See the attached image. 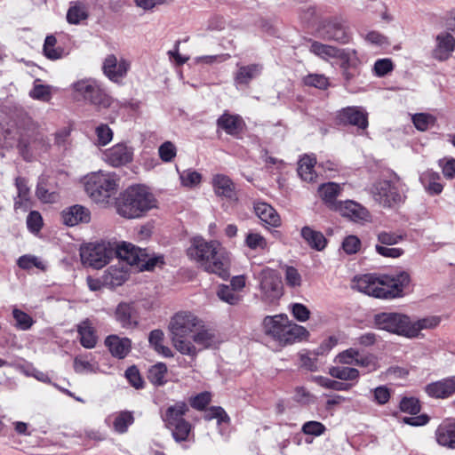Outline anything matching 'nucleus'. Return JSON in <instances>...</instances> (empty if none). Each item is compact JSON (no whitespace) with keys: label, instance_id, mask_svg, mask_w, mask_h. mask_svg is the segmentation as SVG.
Instances as JSON below:
<instances>
[{"label":"nucleus","instance_id":"f257e3e1","mask_svg":"<svg viewBox=\"0 0 455 455\" xmlns=\"http://www.w3.org/2000/svg\"><path fill=\"white\" fill-rule=\"evenodd\" d=\"M409 283L410 275L406 272L379 276L363 275L354 278L353 288L375 298L390 299L402 296Z\"/></svg>","mask_w":455,"mask_h":455},{"label":"nucleus","instance_id":"f03ea898","mask_svg":"<svg viewBox=\"0 0 455 455\" xmlns=\"http://www.w3.org/2000/svg\"><path fill=\"white\" fill-rule=\"evenodd\" d=\"M187 254L205 272L217 275L224 280L228 277V262L220 252V244L218 242L195 237L191 240Z\"/></svg>","mask_w":455,"mask_h":455},{"label":"nucleus","instance_id":"7ed1b4c3","mask_svg":"<svg viewBox=\"0 0 455 455\" xmlns=\"http://www.w3.org/2000/svg\"><path fill=\"white\" fill-rule=\"evenodd\" d=\"M202 326V320L190 311H180L170 321L169 330L174 347L182 355L196 356L197 349L188 339L196 328Z\"/></svg>","mask_w":455,"mask_h":455},{"label":"nucleus","instance_id":"20e7f679","mask_svg":"<svg viewBox=\"0 0 455 455\" xmlns=\"http://www.w3.org/2000/svg\"><path fill=\"white\" fill-rule=\"evenodd\" d=\"M155 207H156V200L147 188L132 186L121 196L116 204V212L125 219H137Z\"/></svg>","mask_w":455,"mask_h":455},{"label":"nucleus","instance_id":"39448f33","mask_svg":"<svg viewBox=\"0 0 455 455\" xmlns=\"http://www.w3.org/2000/svg\"><path fill=\"white\" fill-rule=\"evenodd\" d=\"M263 331L281 345L292 344L308 336L303 326L290 321L286 315H267L262 322Z\"/></svg>","mask_w":455,"mask_h":455},{"label":"nucleus","instance_id":"423d86ee","mask_svg":"<svg viewBox=\"0 0 455 455\" xmlns=\"http://www.w3.org/2000/svg\"><path fill=\"white\" fill-rule=\"evenodd\" d=\"M188 411V405L185 402H177L168 406L161 414L166 427L178 443L194 440V427L184 418Z\"/></svg>","mask_w":455,"mask_h":455},{"label":"nucleus","instance_id":"0eeeda50","mask_svg":"<svg viewBox=\"0 0 455 455\" xmlns=\"http://www.w3.org/2000/svg\"><path fill=\"white\" fill-rule=\"evenodd\" d=\"M118 182L114 172H94L85 178L84 189L92 201L104 204L116 193Z\"/></svg>","mask_w":455,"mask_h":455},{"label":"nucleus","instance_id":"6e6552de","mask_svg":"<svg viewBox=\"0 0 455 455\" xmlns=\"http://www.w3.org/2000/svg\"><path fill=\"white\" fill-rule=\"evenodd\" d=\"M115 253L118 259L124 260L128 267H133L140 271L151 270L158 263H163L162 257L150 258L145 250L125 242L115 248Z\"/></svg>","mask_w":455,"mask_h":455},{"label":"nucleus","instance_id":"1a4fd4ad","mask_svg":"<svg viewBox=\"0 0 455 455\" xmlns=\"http://www.w3.org/2000/svg\"><path fill=\"white\" fill-rule=\"evenodd\" d=\"M403 183L395 173L376 182L371 189L374 199L385 207H392L403 201Z\"/></svg>","mask_w":455,"mask_h":455},{"label":"nucleus","instance_id":"9d476101","mask_svg":"<svg viewBox=\"0 0 455 455\" xmlns=\"http://www.w3.org/2000/svg\"><path fill=\"white\" fill-rule=\"evenodd\" d=\"M259 280L261 300L268 305L275 304L283 293L281 276L277 271L265 267L260 271Z\"/></svg>","mask_w":455,"mask_h":455},{"label":"nucleus","instance_id":"9b49d317","mask_svg":"<svg viewBox=\"0 0 455 455\" xmlns=\"http://www.w3.org/2000/svg\"><path fill=\"white\" fill-rule=\"evenodd\" d=\"M115 253V247L108 242L89 243L81 249L83 262L93 268L103 267Z\"/></svg>","mask_w":455,"mask_h":455},{"label":"nucleus","instance_id":"f8f14e48","mask_svg":"<svg viewBox=\"0 0 455 455\" xmlns=\"http://www.w3.org/2000/svg\"><path fill=\"white\" fill-rule=\"evenodd\" d=\"M411 318L401 313L384 312L375 315L374 323L380 330L409 338Z\"/></svg>","mask_w":455,"mask_h":455},{"label":"nucleus","instance_id":"ddd939ff","mask_svg":"<svg viewBox=\"0 0 455 455\" xmlns=\"http://www.w3.org/2000/svg\"><path fill=\"white\" fill-rule=\"evenodd\" d=\"M318 32L323 39L335 41L342 44L349 43L351 38L347 28L338 18L324 20Z\"/></svg>","mask_w":455,"mask_h":455},{"label":"nucleus","instance_id":"4468645a","mask_svg":"<svg viewBox=\"0 0 455 455\" xmlns=\"http://www.w3.org/2000/svg\"><path fill=\"white\" fill-rule=\"evenodd\" d=\"M133 148L126 143H117L103 153L104 161L112 167L124 166L133 160Z\"/></svg>","mask_w":455,"mask_h":455},{"label":"nucleus","instance_id":"2eb2a0df","mask_svg":"<svg viewBox=\"0 0 455 455\" xmlns=\"http://www.w3.org/2000/svg\"><path fill=\"white\" fill-rule=\"evenodd\" d=\"M455 51V37L447 31H442L435 36V44L431 57L439 61L448 60Z\"/></svg>","mask_w":455,"mask_h":455},{"label":"nucleus","instance_id":"dca6fc26","mask_svg":"<svg viewBox=\"0 0 455 455\" xmlns=\"http://www.w3.org/2000/svg\"><path fill=\"white\" fill-rule=\"evenodd\" d=\"M337 119L339 124L356 126L365 130L368 127V114L361 107H347L338 112Z\"/></svg>","mask_w":455,"mask_h":455},{"label":"nucleus","instance_id":"f3484780","mask_svg":"<svg viewBox=\"0 0 455 455\" xmlns=\"http://www.w3.org/2000/svg\"><path fill=\"white\" fill-rule=\"evenodd\" d=\"M336 59L339 60V66L347 81L353 79L358 74L361 61L355 50L339 49Z\"/></svg>","mask_w":455,"mask_h":455},{"label":"nucleus","instance_id":"a211bd4d","mask_svg":"<svg viewBox=\"0 0 455 455\" xmlns=\"http://www.w3.org/2000/svg\"><path fill=\"white\" fill-rule=\"evenodd\" d=\"M130 63L124 59L117 60L114 54L108 55L103 62L102 69L106 76L113 82H119L127 74Z\"/></svg>","mask_w":455,"mask_h":455},{"label":"nucleus","instance_id":"6ab92c4d","mask_svg":"<svg viewBox=\"0 0 455 455\" xmlns=\"http://www.w3.org/2000/svg\"><path fill=\"white\" fill-rule=\"evenodd\" d=\"M129 276V267L124 260L117 259L116 264L111 265L103 275L104 286L116 287L122 285Z\"/></svg>","mask_w":455,"mask_h":455},{"label":"nucleus","instance_id":"aec40b11","mask_svg":"<svg viewBox=\"0 0 455 455\" xmlns=\"http://www.w3.org/2000/svg\"><path fill=\"white\" fill-rule=\"evenodd\" d=\"M212 185L217 196L229 201L237 200L235 185L228 176L220 173L213 175Z\"/></svg>","mask_w":455,"mask_h":455},{"label":"nucleus","instance_id":"412c9836","mask_svg":"<svg viewBox=\"0 0 455 455\" xmlns=\"http://www.w3.org/2000/svg\"><path fill=\"white\" fill-rule=\"evenodd\" d=\"M190 338V340L197 349V353L204 349L211 348L218 343V337L214 330L206 327L203 321L202 326L196 328Z\"/></svg>","mask_w":455,"mask_h":455},{"label":"nucleus","instance_id":"4be33fe9","mask_svg":"<svg viewBox=\"0 0 455 455\" xmlns=\"http://www.w3.org/2000/svg\"><path fill=\"white\" fill-rule=\"evenodd\" d=\"M334 211L355 222L367 220L369 218V212L358 203L351 200L339 201Z\"/></svg>","mask_w":455,"mask_h":455},{"label":"nucleus","instance_id":"5701e85b","mask_svg":"<svg viewBox=\"0 0 455 455\" xmlns=\"http://www.w3.org/2000/svg\"><path fill=\"white\" fill-rule=\"evenodd\" d=\"M435 435L439 445L455 449V419H444L437 427Z\"/></svg>","mask_w":455,"mask_h":455},{"label":"nucleus","instance_id":"b1692460","mask_svg":"<svg viewBox=\"0 0 455 455\" xmlns=\"http://www.w3.org/2000/svg\"><path fill=\"white\" fill-rule=\"evenodd\" d=\"M237 71L234 76L236 87L247 86L253 79L260 76L263 69L262 65L258 63L249 65L237 64Z\"/></svg>","mask_w":455,"mask_h":455},{"label":"nucleus","instance_id":"393cba45","mask_svg":"<svg viewBox=\"0 0 455 455\" xmlns=\"http://www.w3.org/2000/svg\"><path fill=\"white\" fill-rule=\"evenodd\" d=\"M105 345L111 355L118 359L126 357L132 348V341L130 339L114 334L106 338Z\"/></svg>","mask_w":455,"mask_h":455},{"label":"nucleus","instance_id":"a878e982","mask_svg":"<svg viewBox=\"0 0 455 455\" xmlns=\"http://www.w3.org/2000/svg\"><path fill=\"white\" fill-rule=\"evenodd\" d=\"M64 224L76 226L79 223H88L91 220L90 211L82 205H73L61 213Z\"/></svg>","mask_w":455,"mask_h":455},{"label":"nucleus","instance_id":"bb28decb","mask_svg":"<svg viewBox=\"0 0 455 455\" xmlns=\"http://www.w3.org/2000/svg\"><path fill=\"white\" fill-rule=\"evenodd\" d=\"M426 392L435 398H447L455 393V379H444L430 383L426 387Z\"/></svg>","mask_w":455,"mask_h":455},{"label":"nucleus","instance_id":"cd10ccee","mask_svg":"<svg viewBox=\"0 0 455 455\" xmlns=\"http://www.w3.org/2000/svg\"><path fill=\"white\" fill-rule=\"evenodd\" d=\"M115 316L123 328L132 329L138 325L136 312L132 304L120 303L116 309Z\"/></svg>","mask_w":455,"mask_h":455},{"label":"nucleus","instance_id":"c85d7f7f","mask_svg":"<svg viewBox=\"0 0 455 455\" xmlns=\"http://www.w3.org/2000/svg\"><path fill=\"white\" fill-rule=\"evenodd\" d=\"M255 214L262 222L271 227L277 228L281 225V218L277 212L268 204L258 202L253 206Z\"/></svg>","mask_w":455,"mask_h":455},{"label":"nucleus","instance_id":"c756f323","mask_svg":"<svg viewBox=\"0 0 455 455\" xmlns=\"http://www.w3.org/2000/svg\"><path fill=\"white\" fill-rule=\"evenodd\" d=\"M441 323V317L437 315H428L417 321H410L409 339L419 337L423 330L435 329Z\"/></svg>","mask_w":455,"mask_h":455},{"label":"nucleus","instance_id":"7c9ffc66","mask_svg":"<svg viewBox=\"0 0 455 455\" xmlns=\"http://www.w3.org/2000/svg\"><path fill=\"white\" fill-rule=\"evenodd\" d=\"M218 126L223 129L228 134L237 135L243 128L244 122L238 115L224 113L217 121Z\"/></svg>","mask_w":455,"mask_h":455},{"label":"nucleus","instance_id":"2f4dec72","mask_svg":"<svg viewBox=\"0 0 455 455\" xmlns=\"http://www.w3.org/2000/svg\"><path fill=\"white\" fill-rule=\"evenodd\" d=\"M419 180L425 190L431 196L439 195L443 186L441 182V176L438 172L432 170H427L419 176Z\"/></svg>","mask_w":455,"mask_h":455},{"label":"nucleus","instance_id":"473e14b6","mask_svg":"<svg viewBox=\"0 0 455 455\" xmlns=\"http://www.w3.org/2000/svg\"><path fill=\"white\" fill-rule=\"evenodd\" d=\"M81 345L85 348H93L98 341L95 329L90 320L86 319L77 325Z\"/></svg>","mask_w":455,"mask_h":455},{"label":"nucleus","instance_id":"72a5a7b5","mask_svg":"<svg viewBox=\"0 0 455 455\" xmlns=\"http://www.w3.org/2000/svg\"><path fill=\"white\" fill-rule=\"evenodd\" d=\"M15 186L17 197L14 201V208L26 211L30 207V189L28 186V180L23 177H18L15 180Z\"/></svg>","mask_w":455,"mask_h":455},{"label":"nucleus","instance_id":"f704fd0d","mask_svg":"<svg viewBox=\"0 0 455 455\" xmlns=\"http://www.w3.org/2000/svg\"><path fill=\"white\" fill-rule=\"evenodd\" d=\"M341 191V186L338 183L328 182L319 188V195L325 204L331 210H335L339 202L337 197Z\"/></svg>","mask_w":455,"mask_h":455},{"label":"nucleus","instance_id":"c9c22d12","mask_svg":"<svg viewBox=\"0 0 455 455\" xmlns=\"http://www.w3.org/2000/svg\"><path fill=\"white\" fill-rule=\"evenodd\" d=\"M88 7L80 1H73L69 4L67 12V21L72 25H79L88 19Z\"/></svg>","mask_w":455,"mask_h":455},{"label":"nucleus","instance_id":"e433bc0d","mask_svg":"<svg viewBox=\"0 0 455 455\" xmlns=\"http://www.w3.org/2000/svg\"><path fill=\"white\" fill-rule=\"evenodd\" d=\"M316 159L313 156L305 155L299 161L298 173L300 178L307 182H314L316 179L315 166Z\"/></svg>","mask_w":455,"mask_h":455},{"label":"nucleus","instance_id":"4c0bfd02","mask_svg":"<svg viewBox=\"0 0 455 455\" xmlns=\"http://www.w3.org/2000/svg\"><path fill=\"white\" fill-rule=\"evenodd\" d=\"M50 144L44 137L35 139L29 145H24L20 151L27 161H31L35 156L41 155L49 150Z\"/></svg>","mask_w":455,"mask_h":455},{"label":"nucleus","instance_id":"58836bf2","mask_svg":"<svg viewBox=\"0 0 455 455\" xmlns=\"http://www.w3.org/2000/svg\"><path fill=\"white\" fill-rule=\"evenodd\" d=\"M164 339V331L156 329L150 331L148 341L155 351L164 357H172L173 355L170 347L163 344Z\"/></svg>","mask_w":455,"mask_h":455},{"label":"nucleus","instance_id":"ea45409f","mask_svg":"<svg viewBox=\"0 0 455 455\" xmlns=\"http://www.w3.org/2000/svg\"><path fill=\"white\" fill-rule=\"evenodd\" d=\"M56 44L57 39L54 36L50 35L46 36L43 52L44 56L51 60H60L66 55L64 49L62 47L56 46Z\"/></svg>","mask_w":455,"mask_h":455},{"label":"nucleus","instance_id":"a19ab883","mask_svg":"<svg viewBox=\"0 0 455 455\" xmlns=\"http://www.w3.org/2000/svg\"><path fill=\"white\" fill-rule=\"evenodd\" d=\"M301 235L312 248L317 251L323 250L326 245L323 235L309 227H304L301 229Z\"/></svg>","mask_w":455,"mask_h":455},{"label":"nucleus","instance_id":"79ce46f5","mask_svg":"<svg viewBox=\"0 0 455 455\" xmlns=\"http://www.w3.org/2000/svg\"><path fill=\"white\" fill-rule=\"evenodd\" d=\"M309 51L322 60L328 61L331 59H336L339 48L313 41L309 46Z\"/></svg>","mask_w":455,"mask_h":455},{"label":"nucleus","instance_id":"37998d69","mask_svg":"<svg viewBox=\"0 0 455 455\" xmlns=\"http://www.w3.org/2000/svg\"><path fill=\"white\" fill-rule=\"evenodd\" d=\"M53 87L49 84H41L40 79H36L29 96L36 100L49 102L52 97Z\"/></svg>","mask_w":455,"mask_h":455},{"label":"nucleus","instance_id":"c03bdc74","mask_svg":"<svg viewBox=\"0 0 455 455\" xmlns=\"http://www.w3.org/2000/svg\"><path fill=\"white\" fill-rule=\"evenodd\" d=\"M99 84L92 79H84L73 84V89L84 100H88L91 99L93 92H97Z\"/></svg>","mask_w":455,"mask_h":455},{"label":"nucleus","instance_id":"a18cd8bd","mask_svg":"<svg viewBox=\"0 0 455 455\" xmlns=\"http://www.w3.org/2000/svg\"><path fill=\"white\" fill-rule=\"evenodd\" d=\"M134 418L131 411H120L114 415L113 428L119 434H124L133 424Z\"/></svg>","mask_w":455,"mask_h":455},{"label":"nucleus","instance_id":"49530a36","mask_svg":"<svg viewBox=\"0 0 455 455\" xmlns=\"http://www.w3.org/2000/svg\"><path fill=\"white\" fill-rule=\"evenodd\" d=\"M329 372L331 377L346 381L357 380L360 376L357 369L347 366H334L330 369Z\"/></svg>","mask_w":455,"mask_h":455},{"label":"nucleus","instance_id":"de8ad7c7","mask_svg":"<svg viewBox=\"0 0 455 455\" xmlns=\"http://www.w3.org/2000/svg\"><path fill=\"white\" fill-rule=\"evenodd\" d=\"M217 296L220 300L232 306L239 304L242 300V296L229 285L226 284H221L219 286Z\"/></svg>","mask_w":455,"mask_h":455},{"label":"nucleus","instance_id":"09e8293b","mask_svg":"<svg viewBox=\"0 0 455 455\" xmlns=\"http://www.w3.org/2000/svg\"><path fill=\"white\" fill-rule=\"evenodd\" d=\"M436 118L426 113H419L412 116V123L415 127L421 132H425L435 126Z\"/></svg>","mask_w":455,"mask_h":455},{"label":"nucleus","instance_id":"8fccbe9b","mask_svg":"<svg viewBox=\"0 0 455 455\" xmlns=\"http://www.w3.org/2000/svg\"><path fill=\"white\" fill-rule=\"evenodd\" d=\"M167 367L163 363L153 365L148 371V379L155 385L161 386L165 382Z\"/></svg>","mask_w":455,"mask_h":455},{"label":"nucleus","instance_id":"3c124183","mask_svg":"<svg viewBox=\"0 0 455 455\" xmlns=\"http://www.w3.org/2000/svg\"><path fill=\"white\" fill-rule=\"evenodd\" d=\"M97 92H93L89 102L98 107L99 108H110L113 103V99L108 95L99 85L97 87Z\"/></svg>","mask_w":455,"mask_h":455},{"label":"nucleus","instance_id":"603ef678","mask_svg":"<svg viewBox=\"0 0 455 455\" xmlns=\"http://www.w3.org/2000/svg\"><path fill=\"white\" fill-rule=\"evenodd\" d=\"M180 179L182 186L193 188L201 183L202 175L192 169H188L180 173Z\"/></svg>","mask_w":455,"mask_h":455},{"label":"nucleus","instance_id":"864d4df0","mask_svg":"<svg viewBox=\"0 0 455 455\" xmlns=\"http://www.w3.org/2000/svg\"><path fill=\"white\" fill-rule=\"evenodd\" d=\"M244 243L251 250H265L267 247V239L255 232H250L246 235Z\"/></svg>","mask_w":455,"mask_h":455},{"label":"nucleus","instance_id":"5fc2aeb1","mask_svg":"<svg viewBox=\"0 0 455 455\" xmlns=\"http://www.w3.org/2000/svg\"><path fill=\"white\" fill-rule=\"evenodd\" d=\"M355 365L365 368L368 372L375 371L379 368L378 359L372 354L361 355L359 353Z\"/></svg>","mask_w":455,"mask_h":455},{"label":"nucleus","instance_id":"6e6d98bb","mask_svg":"<svg viewBox=\"0 0 455 455\" xmlns=\"http://www.w3.org/2000/svg\"><path fill=\"white\" fill-rule=\"evenodd\" d=\"M158 155L163 162L169 163L175 158L177 148L172 141H165L159 147Z\"/></svg>","mask_w":455,"mask_h":455},{"label":"nucleus","instance_id":"4d7b16f0","mask_svg":"<svg viewBox=\"0 0 455 455\" xmlns=\"http://www.w3.org/2000/svg\"><path fill=\"white\" fill-rule=\"evenodd\" d=\"M315 379L320 386L338 391H347L352 387L351 384L339 382L324 377H317Z\"/></svg>","mask_w":455,"mask_h":455},{"label":"nucleus","instance_id":"13d9d810","mask_svg":"<svg viewBox=\"0 0 455 455\" xmlns=\"http://www.w3.org/2000/svg\"><path fill=\"white\" fill-rule=\"evenodd\" d=\"M301 431L307 435L319 436L324 434L326 427L319 421L311 420L303 424Z\"/></svg>","mask_w":455,"mask_h":455},{"label":"nucleus","instance_id":"bf43d9fd","mask_svg":"<svg viewBox=\"0 0 455 455\" xmlns=\"http://www.w3.org/2000/svg\"><path fill=\"white\" fill-rule=\"evenodd\" d=\"M303 82L307 86L318 89H326L329 85L328 78L319 74H310L304 77Z\"/></svg>","mask_w":455,"mask_h":455},{"label":"nucleus","instance_id":"052dcab7","mask_svg":"<svg viewBox=\"0 0 455 455\" xmlns=\"http://www.w3.org/2000/svg\"><path fill=\"white\" fill-rule=\"evenodd\" d=\"M204 419L206 420H212L213 419H216L219 424L228 423L230 420L228 415L224 411V409L219 406L211 407L204 414Z\"/></svg>","mask_w":455,"mask_h":455},{"label":"nucleus","instance_id":"680f3d73","mask_svg":"<svg viewBox=\"0 0 455 455\" xmlns=\"http://www.w3.org/2000/svg\"><path fill=\"white\" fill-rule=\"evenodd\" d=\"M12 315L17 323V326L21 330H28L33 325L34 321L32 317L20 309H13Z\"/></svg>","mask_w":455,"mask_h":455},{"label":"nucleus","instance_id":"e2e57ef3","mask_svg":"<svg viewBox=\"0 0 455 455\" xmlns=\"http://www.w3.org/2000/svg\"><path fill=\"white\" fill-rule=\"evenodd\" d=\"M36 195L37 198L43 203H53L57 200V194L54 192H49L46 185L43 180H40L37 184Z\"/></svg>","mask_w":455,"mask_h":455},{"label":"nucleus","instance_id":"0e129e2a","mask_svg":"<svg viewBox=\"0 0 455 455\" xmlns=\"http://www.w3.org/2000/svg\"><path fill=\"white\" fill-rule=\"evenodd\" d=\"M18 266L22 269H31L36 267L39 269H44V263L38 258L31 255H23L18 259Z\"/></svg>","mask_w":455,"mask_h":455},{"label":"nucleus","instance_id":"69168bd1","mask_svg":"<svg viewBox=\"0 0 455 455\" xmlns=\"http://www.w3.org/2000/svg\"><path fill=\"white\" fill-rule=\"evenodd\" d=\"M212 400V395L209 392H202L189 399L190 405L198 410L203 411Z\"/></svg>","mask_w":455,"mask_h":455},{"label":"nucleus","instance_id":"338daca9","mask_svg":"<svg viewBox=\"0 0 455 455\" xmlns=\"http://www.w3.org/2000/svg\"><path fill=\"white\" fill-rule=\"evenodd\" d=\"M294 400L303 405L315 403V397L303 387H298L294 390Z\"/></svg>","mask_w":455,"mask_h":455},{"label":"nucleus","instance_id":"774afa93","mask_svg":"<svg viewBox=\"0 0 455 455\" xmlns=\"http://www.w3.org/2000/svg\"><path fill=\"white\" fill-rule=\"evenodd\" d=\"M359 356V351L355 348H348L337 355V361L342 364H356Z\"/></svg>","mask_w":455,"mask_h":455}]
</instances>
